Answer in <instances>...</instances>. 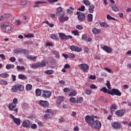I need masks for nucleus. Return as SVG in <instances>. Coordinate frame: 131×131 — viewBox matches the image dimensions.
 I'll list each match as a JSON object with an SVG mask.
<instances>
[{
  "mask_svg": "<svg viewBox=\"0 0 131 131\" xmlns=\"http://www.w3.org/2000/svg\"><path fill=\"white\" fill-rule=\"evenodd\" d=\"M57 12H56V16H60L59 18V20L60 22L63 23L65 22V21H68L69 17L68 16H65V12L63 11V8L62 7H59L57 9Z\"/></svg>",
  "mask_w": 131,
  "mask_h": 131,
  "instance_id": "obj_1",
  "label": "nucleus"
},
{
  "mask_svg": "<svg viewBox=\"0 0 131 131\" xmlns=\"http://www.w3.org/2000/svg\"><path fill=\"white\" fill-rule=\"evenodd\" d=\"M24 90V86L20 84H15L12 86L11 91L12 93H17L18 91H20L21 92Z\"/></svg>",
  "mask_w": 131,
  "mask_h": 131,
  "instance_id": "obj_2",
  "label": "nucleus"
},
{
  "mask_svg": "<svg viewBox=\"0 0 131 131\" xmlns=\"http://www.w3.org/2000/svg\"><path fill=\"white\" fill-rule=\"evenodd\" d=\"M85 121L88 123L89 125L92 126L94 122H95V118L90 115H88L85 117Z\"/></svg>",
  "mask_w": 131,
  "mask_h": 131,
  "instance_id": "obj_3",
  "label": "nucleus"
},
{
  "mask_svg": "<svg viewBox=\"0 0 131 131\" xmlns=\"http://www.w3.org/2000/svg\"><path fill=\"white\" fill-rule=\"evenodd\" d=\"M1 28L5 32H9V31H10L11 29H12V28L10 26L8 23H4V24L1 26Z\"/></svg>",
  "mask_w": 131,
  "mask_h": 131,
  "instance_id": "obj_4",
  "label": "nucleus"
},
{
  "mask_svg": "<svg viewBox=\"0 0 131 131\" xmlns=\"http://www.w3.org/2000/svg\"><path fill=\"white\" fill-rule=\"evenodd\" d=\"M59 36L61 39V40H67V39H69V38H72V36L71 35H66L65 34L63 33H59Z\"/></svg>",
  "mask_w": 131,
  "mask_h": 131,
  "instance_id": "obj_5",
  "label": "nucleus"
},
{
  "mask_svg": "<svg viewBox=\"0 0 131 131\" xmlns=\"http://www.w3.org/2000/svg\"><path fill=\"white\" fill-rule=\"evenodd\" d=\"M91 126L94 128H96V129H100L102 126V123L99 121H94Z\"/></svg>",
  "mask_w": 131,
  "mask_h": 131,
  "instance_id": "obj_6",
  "label": "nucleus"
},
{
  "mask_svg": "<svg viewBox=\"0 0 131 131\" xmlns=\"http://www.w3.org/2000/svg\"><path fill=\"white\" fill-rule=\"evenodd\" d=\"M76 15H78L77 18L79 21L81 22H83V21H84L85 19V15L83 13L77 11L76 12Z\"/></svg>",
  "mask_w": 131,
  "mask_h": 131,
  "instance_id": "obj_7",
  "label": "nucleus"
},
{
  "mask_svg": "<svg viewBox=\"0 0 131 131\" xmlns=\"http://www.w3.org/2000/svg\"><path fill=\"white\" fill-rule=\"evenodd\" d=\"M51 95V92L47 90H42V97L43 98H50Z\"/></svg>",
  "mask_w": 131,
  "mask_h": 131,
  "instance_id": "obj_8",
  "label": "nucleus"
},
{
  "mask_svg": "<svg viewBox=\"0 0 131 131\" xmlns=\"http://www.w3.org/2000/svg\"><path fill=\"white\" fill-rule=\"evenodd\" d=\"M70 49L72 51H74V52H77L78 53H79L80 52H81V51H82V49H81V48L73 45L71 46L70 47Z\"/></svg>",
  "mask_w": 131,
  "mask_h": 131,
  "instance_id": "obj_9",
  "label": "nucleus"
},
{
  "mask_svg": "<svg viewBox=\"0 0 131 131\" xmlns=\"http://www.w3.org/2000/svg\"><path fill=\"white\" fill-rule=\"evenodd\" d=\"M79 67L80 68V69H82L84 72H88V71L89 70V66L85 63L80 64Z\"/></svg>",
  "mask_w": 131,
  "mask_h": 131,
  "instance_id": "obj_10",
  "label": "nucleus"
},
{
  "mask_svg": "<svg viewBox=\"0 0 131 131\" xmlns=\"http://www.w3.org/2000/svg\"><path fill=\"white\" fill-rule=\"evenodd\" d=\"M112 126L115 129H119V128H121L122 126L118 122H115L112 123Z\"/></svg>",
  "mask_w": 131,
  "mask_h": 131,
  "instance_id": "obj_11",
  "label": "nucleus"
},
{
  "mask_svg": "<svg viewBox=\"0 0 131 131\" xmlns=\"http://www.w3.org/2000/svg\"><path fill=\"white\" fill-rule=\"evenodd\" d=\"M124 113H125V111L122 110H118L115 112V114H116L117 116H119V117L123 116L124 115Z\"/></svg>",
  "mask_w": 131,
  "mask_h": 131,
  "instance_id": "obj_12",
  "label": "nucleus"
},
{
  "mask_svg": "<svg viewBox=\"0 0 131 131\" xmlns=\"http://www.w3.org/2000/svg\"><path fill=\"white\" fill-rule=\"evenodd\" d=\"M40 105L44 108H48L49 107V102L48 101L41 100L40 101Z\"/></svg>",
  "mask_w": 131,
  "mask_h": 131,
  "instance_id": "obj_13",
  "label": "nucleus"
},
{
  "mask_svg": "<svg viewBox=\"0 0 131 131\" xmlns=\"http://www.w3.org/2000/svg\"><path fill=\"white\" fill-rule=\"evenodd\" d=\"M102 49L105 52L107 53V54H111V53H112V49L108 46H103Z\"/></svg>",
  "mask_w": 131,
  "mask_h": 131,
  "instance_id": "obj_14",
  "label": "nucleus"
},
{
  "mask_svg": "<svg viewBox=\"0 0 131 131\" xmlns=\"http://www.w3.org/2000/svg\"><path fill=\"white\" fill-rule=\"evenodd\" d=\"M31 125V122L29 121H25L23 123V126H24V127H26L27 128H28V127H30Z\"/></svg>",
  "mask_w": 131,
  "mask_h": 131,
  "instance_id": "obj_15",
  "label": "nucleus"
},
{
  "mask_svg": "<svg viewBox=\"0 0 131 131\" xmlns=\"http://www.w3.org/2000/svg\"><path fill=\"white\" fill-rule=\"evenodd\" d=\"M114 95L120 97L121 96V92L118 89H113V96H114Z\"/></svg>",
  "mask_w": 131,
  "mask_h": 131,
  "instance_id": "obj_16",
  "label": "nucleus"
},
{
  "mask_svg": "<svg viewBox=\"0 0 131 131\" xmlns=\"http://www.w3.org/2000/svg\"><path fill=\"white\" fill-rule=\"evenodd\" d=\"M117 105L115 103L113 104L110 107V111L111 112V114L113 115V112H114L115 110H117Z\"/></svg>",
  "mask_w": 131,
  "mask_h": 131,
  "instance_id": "obj_17",
  "label": "nucleus"
},
{
  "mask_svg": "<svg viewBox=\"0 0 131 131\" xmlns=\"http://www.w3.org/2000/svg\"><path fill=\"white\" fill-rule=\"evenodd\" d=\"M17 107V105L16 104L12 103V102L10 103L9 105L8 108L10 111H13L15 108Z\"/></svg>",
  "mask_w": 131,
  "mask_h": 131,
  "instance_id": "obj_18",
  "label": "nucleus"
},
{
  "mask_svg": "<svg viewBox=\"0 0 131 131\" xmlns=\"http://www.w3.org/2000/svg\"><path fill=\"white\" fill-rule=\"evenodd\" d=\"M63 101H64V97L59 96L57 97L56 103L59 105V104H61V103H63Z\"/></svg>",
  "mask_w": 131,
  "mask_h": 131,
  "instance_id": "obj_19",
  "label": "nucleus"
},
{
  "mask_svg": "<svg viewBox=\"0 0 131 131\" xmlns=\"http://www.w3.org/2000/svg\"><path fill=\"white\" fill-rule=\"evenodd\" d=\"M30 67H31V68H33L34 69H36L37 68H38L40 67L39 63H35L31 64Z\"/></svg>",
  "mask_w": 131,
  "mask_h": 131,
  "instance_id": "obj_20",
  "label": "nucleus"
},
{
  "mask_svg": "<svg viewBox=\"0 0 131 131\" xmlns=\"http://www.w3.org/2000/svg\"><path fill=\"white\" fill-rule=\"evenodd\" d=\"M101 31V30H98L97 28H95L92 29V32L94 34H99V33H100Z\"/></svg>",
  "mask_w": 131,
  "mask_h": 131,
  "instance_id": "obj_21",
  "label": "nucleus"
},
{
  "mask_svg": "<svg viewBox=\"0 0 131 131\" xmlns=\"http://www.w3.org/2000/svg\"><path fill=\"white\" fill-rule=\"evenodd\" d=\"M18 77L19 79H21L22 80H25V79H27V76L22 74H19Z\"/></svg>",
  "mask_w": 131,
  "mask_h": 131,
  "instance_id": "obj_22",
  "label": "nucleus"
},
{
  "mask_svg": "<svg viewBox=\"0 0 131 131\" xmlns=\"http://www.w3.org/2000/svg\"><path fill=\"white\" fill-rule=\"evenodd\" d=\"M27 58L29 60H32V61H34V60H36L37 59V56H31V55H27Z\"/></svg>",
  "mask_w": 131,
  "mask_h": 131,
  "instance_id": "obj_23",
  "label": "nucleus"
},
{
  "mask_svg": "<svg viewBox=\"0 0 131 131\" xmlns=\"http://www.w3.org/2000/svg\"><path fill=\"white\" fill-rule=\"evenodd\" d=\"M20 121H21V120H20V119L17 118H15L13 120V122H14V123H15V124H16L17 125H20V124H21Z\"/></svg>",
  "mask_w": 131,
  "mask_h": 131,
  "instance_id": "obj_24",
  "label": "nucleus"
},
{
  "mask_svg": "<svg viewBox=\"0 0 131 131\" xmlns=\"http://www.w3.org/2000/svg\"><path fill=\"white\" fill-rule=\"evenodd\" d=\"M44 73H45V74H47V75H52V74H54V70H46L44 72Z\"/></svg>",
  "mask_w": 131,
  "mask_h": 131,
  "instance_id": "obj_25",
  "label": "nucleus"
},
{
  "mask_svg": "<svg viewBox=\"0 0 131 131\" xmlns=\"http://www.w3.org/2000/svg\"><path fill=\"white\" fill-rule=\"evenodd\" d=\"M48 64V61L43 60L42 61H41L40 63H39V67H45Z\"/></svg>",
  "mask_w": 131,
  "mask_h": 131,
  "instance_id": "obj_26",
  "label": "nucleus"
},
{
  "mask_svg": "<svg viewBox=\"0 0 131 131\" xmlns=\"http://www.w3.org/2000/svg\"><path fill=\"white\" fill-rule=\"evenodd\" d=\"M51 38H52V39H55L57 41H59V37H58L57 35L51 34Z\"/></svg>",
  "mask_w": 131,
  "mask_h": 131,
  "instance_id": "obj_27",
  "label": "nucleus"
},
{
  "mask_svg": "<svg viewBox=\"0 0 131 131\" xmlns=\"http://www.w3.org/2000/svg\"><path fill=\"white\" fill-rule=\"evenodd\" d=\"M111 8H112L113 11H114V12H117L119 10L117 6H116L115 4H112Z\"/></svg>",
  "mask_w": 131,
  "mask_h": 131,
  "instance_id": "obj_28",
  "label": "nucleus"
},
{
  "mask_svg": "<svg viewBox=\"0 0 131 131\" xmlns=\"http://www.w3.org/2000/svg\"><path fill=\"white\" fill-rule=\"evenodd\" d=\"M52 53L54 55H55L56 59H60V54H59V52L53 51Z\"/></svg>",
  "mask_w": 131,
  "mask_h": 131,
  "instance_id": "obj_29",
  "label": "nucleus"
},
{
  "mask_svg": "<svg viewBox=\"0 0 131 131\" xmlns=\"http://www.w3.org/2000/svg\"><path fill=\"white\" fill-rule=\"evenodd\" d=\"M94 9H95V6L94 5H91L89 8V13H94Z\"/></svg>",
  "mask_w": 131,
  "mask_h": 131,
  "instance_id": "obj_30",
  "label": "nucleus"
},
{
  "mask_svg": "<svg viewBox=\"0 0 131 131\" xmlns=\"http://www.w3.org/2000/svg\"><path fill=\"white\" fill-rule=\"evenodd\" d=\"M87 20L88 22H92L93 21V14H89L87 17Z\"/></svg>",
  "mask_w": 131,
  "mask_h": 131,
  "instance_id": "obj_31",
  "label": "nucleus"
},
{
  "mask_svg": "<svg viewBox=\"0 0 131 131\" xmlns=\"http://www.w3.org/2000/svg\"><path fill=\"white\" fill-rule=\"evenodd\" d=\"M17 71H23V70H25V67L24 66H17L16 67Z\"/></svg>",
  "mask_w": 131,
  "mask_h": 131,
  "instance_id": "obj_32",
  "label": "nucleus"
},
{
  "mask_svg": "<svg viewBox=\"0 0 131 131\" xmlns=\"http://www.w3.org/2000/svg\"><path fill=\"white\" fill-rule=\"evenodd\" d=\"M83 4H84V5L87 7H90V6H91V2H90L89 0L83 1Z\"/></svg>",
  "mask_w": 131,
  "mask_h": 131,
  "instance_id": "obj_33",
  "label": "nucleus"
},
{
  "mask_svg": "<svg viewBox=\"0 0 131 131\" xmlns=\"http://www.w3.org/2000/svg\"><path fill=\"white\" fill-rule=\"evenodd\" d=\"M35 5L33 6V8H36L37 7H39V5H37V4H46V2L38 1V2H35Z\"/></svg>",
  "mask_w": 131,
  "mask_h": 131,
  "instance_id": "obj_34",
  "label": "nucleus"
},
{
  "mask_svg": "<svg viewBox=\"0 0 131 131\" xmlns=\"http://www.w3.org/2000/svg\"><path fill=\"white\" fill-rule=\"evenodd\" d=\"M36 96H40L41 95V90L39 89H37L35 90Z\"/></svg>",
  "mask_w": 131,
  "mask_h": 131,
  "instance_id": "obj_35",
  "label": "nucleus"
},
{
  "mask_svg": "<svg viewBox=\"0 0 131 131\" xmlns=\"http://www.w3.org/2000/svg\"><path fill=\"white\" fill-rule=\"evenodd\" d=\"M84 93L86 95H91V94H92V90H91L90 89H86L84 91Z\"/></svg>",
  "mask_w": 131,
  "mask_h": 131,
  "instance_id": "obj_36",
  "label": "nucleus"
},
{
  "mask_svg": "<svg viewBox=\"0 0 131 131\" xmlns=\"http://www.w3.org/2000/svg\"><path fill=\"white\" fill-rule=\"evenodd\" d=\"M53 115L51 114H46L45 115H44V118L45 119H49V118H51V116H52Z\"/></svg>",
  "mask_w": 131,
  "mask_h": 131,
  "instance_id": "obj_37",
  "label": "nucleus"
},
{
  "mask_svg": "<svg viewBox=\"0 0 131 131\" xmlns=\"http://www.w3.org/2000/svg\"><path fill=\"white\" fill-rule=\"evenodd\" d=\"M100 25L101 27H108V26H109V25L105 22L100 23Z\"/></svg>",
  "mask_w": 131,
  "mask_h": 131,
  "instance_id": "obj_38",
  "label": "nucleus"
},
{
  "mask_svg": "<svg viewBox=\"0 0 131 131\" xmlns=\"http://www.w3.org/2000/svg\"><path fill=\"white\" fill-rule=\"evenodd\" d=\"M76 95V91H72L70 92V94L69 95V97H74Z\"/></svg>",
  "mask_w": 131,
  "mask_h": 131,
  "instance_id": "obj_39",
  "label": "nucleus"
},
{
  "mask_svg": "<svg viewBox=\"0 0 131 131\" xmlns=\"http://www.w3.org/2000/svg\"><path fill=\"white\" fill-rule=\"evenodd\" d=\"M32 89V85L30 84H28L26 85V90L27 91H30Z\"/></svg>",
  "mask_w": 131,
  "mask_h": 131,
  "instance_id": "obj_40",
  "label": "nucleus"
},
{
  "mask_svg": "<svg viewBox=\"0 0 131 131\" xmlns=\"http://www.w3.org/2000/svg\"><path fill=\"white\" fill-rule=\"evenodd\" d=\"M70 101L71 103H73L75 104V103H76V99H75L74 97H71L70 98Z\"/></svg>",
  "mask_w": 131,
  "mask_h": 131,
  "instance_id": "obj_41",
  "label": "nucleus"
},
{
  "mask_svg": "<svg viewBox=\"0 0 131 131\" xmlns=\"http://www.w3.org/2000/svg\"><path fill=\"white\" fill-rule=\"evenodd\" d=\"M0 76L1 77H3V78H7V77H9V74H7V73H2L1 74H0Z\"/></svg>",
  "mask_w": 131,
  "mask_h": 131,
  "instance_id": "obj_42",
  "label": "nucleus"
},
{
  "mask_svg": "<svg viewBox=\"0 0 131 131\" xmlns=\"http://www.w3.org/2000/svg\"><path fill=\"white\" fill-rule=\"evenodd\" d=\"M15 66L14 64H7L6 65V69H11V68H14Z\"/></svg>",
  "mask_w": 131,
  "mask_h": 131,
  "instance_id": "obj_43",
  "label": "nucleus"
},
{
  "mask_svg": "<svg viewBox=\"0 0 131 131\" xmlns=\"http://www.w3.org/2000/svg\"><path fill=\"white\" fill-rule=\"evenodd\" d=\"M82 102H83V98L82 97H80L77 99V103H82Z\"/></svg>",
  "mask_w": 131,
  "mask_h": 131,
  "instance_id": "obj_44",
  "label": "nucleus"
},
{
  "mask_svg": "<svg viewBox=\"0 0 131 131\" xmlns=\"http://www.w3.org/2000/svg\"><path fill=\"white\" fill-rule=\"evenodd\" d=\"M73 8H72V7H70V9H69L67 10V13H68V14H72L73 13Z\"/></svg>",
  "mask_w": 131,
  "mask_h": 131,
  "instance_id": "obj_45",
  "label": "nucleus"
},
{
  "mask_svg": "<svg viewBox=\"0 0 131 131\" xmlns=\"http://www.w3.org/2000/svg\"><path fill=\"white\" fill-rule=\"evenodd\" d=\"M100 92H103V93H107L108 89L106 87H103L100 89Z\"/></svg>",
  "mask_w": 131,
  "mask_h": 131,
  "instance_id": "obj_46",
  "label": "nucleus"
},
{
  "mask_svg": "<svg viewBox=\"0 0 131 131\" xmlns=\"http://www.w3.org/2000/svg\"><path fill=\"white\" fill-rule=\"evenodd\" d=\"M78 11L84 12V10H85V7L84 6H81L80 8H78Z\"/></svg>",
  "mask_w": 131,
  "mask_h": 131,
  "instance_id": "obj_47",
  "label": "nucleus"
},
{
  "mask_svg": "<svg viewBox=\"0 0 131 131\" xmlns=\"http://www.w3.org/2000/svg\"><path fill=\"white\" fill-rule=\"evenodd\" d=\"M106 18L108 20H115V18L114 17H112V16H110V15L107 14L106 16Z\"/></svg>",
  "mask_w": 131,
  "mask_h": 131,
  "instance_id": "obj_48",
  "label": "nucleus"
},
{
  "mask_svg": "<svg viewBox=\"0 0 131 131\" xmlns=\"http://www.w3.org/2000/svg\"><path fill=\"white\" fill-rule=\"evenodd\" d=\"M106 85L107 86V89H109V90H111V85L110 84V81H107Z\"/></svg>",
  "mask_w": 131,
  "mask_h": 131,
  "instance_id": "obj_49",
  "label": "nucleus"
},
{
  "mask_svg": "<svg viewBox=\"0 0 131 131\" xmlns=\"http://www.w3.org/2000/svg\"><path fill=\"white\" fill-rule=\"evenodd\" d=\"M33 36H34L33 34H28V35H24V37L27 38L33 37Z\"/></svg>",
  "mask_w": 131,
  "mask_h": 131,
  "instance_id": "obj_50",
  "label": "nucleus"
},
{
  "mask_svg": "<svg viewBox=\"0 0 131 131\" xmlns=\"http://www.w3.org/2000/svg\"><path fill=\"white\" fill-rule=\"evenodd\" d=\"M1 84H4V85H6V84H8V81L5 80H2L1 81Z\"/></svg>",
  "mask_w": 131,
  "mask_h": 131,
  "instance_id": "obj_51",
  "label": "nucleus"
},
{
  "mask_svg": "<svg viewBox=\"0 0 131 131\" xmlns=\"http://www.w3.org/2000/svg\"><path fill=\"white\" fill-rule=\"evenodd\" d=\"M89 78L90 79H92L93 80H95V79H96V75H91L89 76Z\"/></svg>",
  "mask_w": 131,
  "mask_h": 131,
  "instance_id": "obj_52",
  "label": "nucleus"
},
{
  "mask_svg": "<svg viewBox=\"0 0 131 131\" xmlns=\"http://www.w3.org/2000/svg\"><path fill=\"white\" fill-rule=\"evenodd\" d=\"M11 103L12 104H15V105H17V104H18V99L17 98L13 99V102Z\"/></svg>",
  "mask_w": 131,
  "mask_h": 131,
  "instance_id": "obj_53",
  "label": "nucleus"
},
{
  "mask_svg": "<svg viewBox=\"0 0 131 131\" xmlns=\"http://www.w3.org/2000/svg\"><path fill=\"white\" fill-rule=\"evenodd\" d=\"M32 41H27L25 42V45H27V46H30V45H32Z\"/></svg>",
  "mask_w": 131,
  "mask_h": 131,
  "instance_id": "obj_54",
  "label": "nucleus"
},
{
  "mask_svg": "<svg viewBox=\"0 0 131 131\" xmlns=\"http://www.w3.org/2000/svg\"><path fill=\"white\" fill-rule=\"evenodd\" d=\"M46 113L49 114H51L53 115V112L52 111V110L51 109H48L46 111Z\"/></svg>",
  "mask_w": 131,
  "mask_h": 131,
  "instance_id": "obj_55",
  "label": "nucleus"
},
{
  "mask_svg": "<svg viewBox=\"0 0 131 131\" xmlns=\"http://www.w3.org/2000/svg\"><path fill=\"white\" fill-rule=\"evenodd\" d=\"M76 28H77V29H79V30H81L83 29V27H82V25H77L76 26Z\"/></svg>",
  "mask_w": 131,
  "mask_h": 131,
  "instance_id": "obj_56",
  "label": "nucleus"
},
{
  "mask_svg": "<svg viewBox=\"0 0 131 131\" xmlns=\"http://www.w3.org/2000/svg\"><path fill=\"white\" fill-rule=\"evenodd\" d=\"M31 128H33V129H36V128L37 127V125H36V124H33L31 126Z\"/></svg>",
  "mask_w": 131,
  "mask_h": 131,
  "instance_id": "obj_57",
  "label": "nucleus"
},
{
  "mask_svg": "<svg viewBox=\"0 0 131 131\" xmlns=\"http://www.w3.org/2000/svg\"><path fill=\"white\" fill-rule=\"evenodd\" d=\"M104 100V97L101 96L99 98V99H98V102H103V101Z\"/></svg>",
  "mask_w": 131,
  "mask_h": 131,
  "instance_id": "obj_58",
  "label": "nucleus"
},
{
  "mask_svg": "<svg viewBox=\"0 0 131 131\" xmlns=\"http://www.w3.org/2000/svg\"><path fill=\"white\" fill-rule=\"evenodd\" d=\"M72 33H73V34H74V35H79L78 34V31H77V30L73 31Z\"/></svg>",
  "mask_w": 131,
  "mask_h": 131,
  "instance_id": "obj_59",
  "label": "nucleus"
},
{
  "mask_svg": "<svg viewBox=\"0 0 131 131\" xmlns=\"http://www.w3.org/2000/svg\"><path fill=\"white\" fill-rule=\"evenodd\" d=\"M27 4V1L26 0H24L21 2V5L22 6H25Z\"/></svg>",
  "mask_w": 131,
  "mask_h": 131,
  "instance_id": "obj_60",
  "label": "nucleus"
},
{
  "mask_svg": "<svg viewBox=\"0 0 131 131\" xmlns=\"http://www.w3.org/2000/svg\"><path fill=\"white\" fill-rule=\"evenodd\" d=\"M9 61H10V62H15L16 61V58L15 57H11L9 59Z\"/></svg>",
  "mask_w": 131,
  "mask_h": 131,
  "instance_id": "obj_61",
  "label": "nucleus"
},
{
  "mask_svg": "<svg viewBox=\"0 0 131 131\" xmlns=\"http://www.w3.org/2000/svg\"><path fill=\"white\" fill-rule=\"evenodd\" d=\"M89 51H90V49L88 47H85L84 49V51L86 54H89Z\"/></svg>",
  "mask_w": 131,
  "mask_h": 131,
  "instance_id": "obj_62",
  "label": "nucleus"
},
{
  "mask_svg": "<svg viewBox=\"0 0 131 131\" xmlns=\"http://www.w3.org/2000/svg\"><path fill=\"white\" fill-rule=\"evenodd\" d=\"M87 37H88V36L86 35V34H83L82 36V39H84V40H85Z\"/></svg>",
  "mask_w": 131,
  "mask_h": 131,
  "instance_id": "obj_63",
  "label": "nucleus"
},
{
  "mask_svg": "<svg viewBox=\"0 0 131 131\" xmlns=\"http://www.w3.org/2000/svg\"><path fill=\"white\" fill-rule=\"evenodd\" d=\"M90 89H97V86L95 84H91L90 85Z\"/></svg>",
  "mask_w": 131,
  "mask_h": 131,
  "instance_id": "obj_64",
  "label": "nucleus"
}]
</instances>
